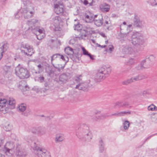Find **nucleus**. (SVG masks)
Segmentation results:
<instances>
[{"mask_svg": "<svg viewBox=\"0 0 157 157\" xmlns=\"http://www.w3.org/2000/svg\"><path fill=\"white\" fill-rule=\"evenodd\" d=\"M102 116L105 118L108 117H112L113 116H116L117 117H121V114L120 112H117L116 113H113L111 115H107L106 114H104Z\"/></svg>", "mask_w": 157, "mask_h": 157, "instance_id": "32", "label": "nucleus"}, {"mask_svg": "<svg viewBox=\"0 0 157 157\" xmlns=\"http://www.w3.org/2000/svg\"><path fill=\"white\" fill-rule=\"evenodd\" d=\"M111 69L109 65H104L100 67L98 71L94 77V81L99 82L107 77L111 72Z\"/></svg>", "mask_w": 157, "mask_h": 157, "instance_id": "2", "label": "nucleus"}, {"mask_svg": "<svg viewBox=\"0 0 157 157\" xmlns=\"http://www.w3.org/2000/svg\"><path fill=\"white\" fill-rule=\"evenodd\" d=\"M100 34L101 36H102L103 37H105V34L102 33H100Z\"/></svg>", "mask_w": 157, "mask_h": 157, "instance_id": "63", "label": "nucleus"}, {"mask_svg": "<svg viewBox=\"0 0 157 157\" xmlns=\"http://www.w3.org/2000/svg\"><path fill=\"white\" fill-rule=\"evenodd\" d=\"M82 25L79 23L74 25V29L77 31L81 29Z\"/></svg>", "mask_w": 157, "mask_h": 157, "instance_id": "41", "label": "nucleus"}, {"mask_svg": "<svg viewBox=\"0 0 157 157\" xmlns=\"http://www.w3.org/2000/svg\"><path fill=\"white\" fill-rule=\"evenodd\" d=\"M121 116H123L125 115H127L131 114V112L130 111H122L120 112Z\"/></svg>", "mask_w": 157, "mask_h": 157, "instance_id": "42", "label": "nucleus"}, {"mask_svg": "<svg viewBox=\"0 0 157 157\" xmlns=\"http://www.w3.org/2000/svg\"><path fill=\"white\" fill-rule=\"evenodd\" d=\"M83 3L85 5H88V6H92L93 5V3L92 2L91 3H88V1L87 0H84Z\"/></svg>", "mask_w": 157, "mask_h": 157, "instance_id": "48", "label": "nucleus"}, {"mask_svg": "<svg viewBox=\"0 0 157 157\" xmlns=\"http://www.w3.org/2000/svg\"><path fill=\"white\" fill-rule=\"evenodd\" d=\"M136 61V60L135 58H131L129 59L128 61L126 62L125 64L126 65H132L135 63Z\"/></svg>", "mask_w": 157, "mask_h": 157, "instance_id": "30", "label": "nucleus"}, {"mask_svg": "<svg viewBox=\"0 0 157 157\" xmlns=\"http://www.w3.org/2000/svg\"><path fill=\"white\" fill-rule=\"evenodd\" d=\"M70 74L68 72L63 73L59 77V82L61 84H64L67 82L70 78Z\"/></svg>", "mask_w": 157, "mask_h": 157, "instance_id": "12", "label": "nucleus"}, {"mask_svg": "<svg viewBox=\"0 0 157 157\" xmlns=\"http://www.w3.org/2000/svg\"><path fill=\"white\" fill-rule=\"evenodd\" d=\"M82 50L83 51V53L84 55L88 56L90 54L84 47L82 48Z\"/></svg>", "mask_w": 157, "mask_h": 157, "instance_id": "49", "label": "nucleus"}, {"mask_svg": "<svg viewBox=\"0 0 157 157\" xmlns=\"http://www.w3.org/2000/svg\"><path fill=\"white\" fill-rule=\"evenodd\" d=\"M12 150V148H8L7 147H5L4 151H5L6 153H10V151H11Z\"/></svg>", "mask_w": 157, "mask_h": 157, "instance_id": "46", "label": "nucleus"}, {"mask_svg": "<svg viewBox=\"0 0 157 157\" xmlns=\"http://www.w3.org/2000/svg\"><path fill=\"white\" fill-rule=\"evenodd\" d=\"M72 60L75 62H78L79 60V58L78 52H74V54L71 55V57Z\"/></svg>", "mask_w": 157, "mask_h": 157, "instance_id": "25", "label": "nucleus"}, {"mask_svg": "<svg viewBox=\"0 0 157 157\" xmlns=\"http://www.w3.org/2000/svg\"><path fill=\"white\" fill-rule=\"evenodd\" d=\"M15 73L21 79L27 78L30 76L29 73L27 69L22 67L20 64L16 67Z\"/></svg>", "mask_w": 157, "mask_h": 157, "instance_id": "5", "label": "nucleus"}, {"mask_svg": "<svg viewBox=\"0 0 157 157\" xmlns=\"http://www.w3.org/2000/svg\"><path fill=\"white\" fill-rule=\"evenodd\" d=\"M155 57L153 55H151L150 56L148 57L146 59V60H148L151 62H153L155 60Z\"/></svg>", "mask_w": 157, "mask_h": 157, "instance_id": "40", "label": "nucleus"}, {"mask_svg": "<svg viewBox=\"0 0 157 157\" xmlns=\"http://www.w3.org/2000/svg\"><path fill=\"white\" fill-rule=\"evenodd\" d=\"M54 7L63 6L62 0H56L54 2Z\"/></svg>", "mask_w": 157, "mask_h": 157, "instance_id": "33", "label": "nucleus"}, {"mask_svg": "<svg viewBox=\"0 0 157 157\" xmlns=\"http://www.w3.org/2000/svg\"><path fill=\"white\" fill-rule=\"evenodd\" d=\"M37 67L38 68V72H35L36 73V74L40 73L41 72H42L43 71L44 69L43 66L41 64H39L38 65Z\"/></svg>", "mask_w": 157, "mask_h": 157, "instance_id": "38", "label": "nucleus"}, {"mask_svg": "<svg viewBox=\"0 0 157 157\" xmlns=\"http://www.w3.org/2000/svg\"><path fill=\"white\" fill-rule=\"evenodd\" d=\"M122 51L125 54H131L133 52V50L131 47L126 46L123 48Z\"/></svg>", "mask_w": 157, "mask_h": 157, "instance_id": "23", "label": "nucleus"}, {"mask_svg": "<svg viewBox=\"0 0 157 157\" xmlns=\"http://www.w3.org/2000/svg\"><path fill=\"white\" fill-rule=\"evenodd\" d=\"M59 58H60L64 61H67L68 60V58L66 56H63L60 54V56H59Z\"/></svg>", "mask_w": 157, "mask_h": 157, "instance_id": "43", "label": "nucleus"}, {"mask_svg": "<svg viewBox=\"0 0 157 157\" xmlns=\"http://www.w3.org/2000/svg\"><path fill=\"white\" fill-rule=\"evenodd\" d=\"M26 155V152L22 149L17 150L15 154L16 157H25Z\"/></svg>", "mask_w": 157, "mask_h": 157, "instance_id": "19", "label": "nucleus"}, {"mask_svg": "<svg viewBox=\"0 0 157 157\" xmlns=\"http://www.w3.org/2000/svg\"><path fill=\"white\" fill-rule=\"evenodd\" d=\"M156 134H153L151 135L150 136H149L147 137L146 138V139L144 141V143H145V142H146L147 140L150 139L152 137H153V136H155L156 135Z\"/></svg>", "mask_w": 157, "mask_h": 157, "instance_id": "50", "label": "nucleus"}, {"mask_svg": "<svg viewBox=\"0 0 157 157\" xmlns=\"http://www.w3.org/2000/svg\"><path fill=\"white\" fill-rule=\"evenodd\" d=\"M8 107L11 109H14L15 106V101L12 98H10L8 100L5 99H1L0 100V106L3 107L4 106H6V104L8 105Z\"/></svg>", "mask_w": 157, "mask_h": 157, "instance_id": "9", "label": "nucleus"}, {"mask_svg": "<svg viewBox=\"0 0 157 157\" xmlns=\"http://www.w3.org/2000/svg\"><path fill=\"white\" fill-rule=\"evenodd\" d=\"M146 62V59H144L142 60L140 63L132 69L133 71H138L140 70H142L143 69L145 68H147L148 67H145L144 65Z\"/></svg>", "mask_w": 157, "mask_h": 157, "instance_id": "14", "label": "nucleus"}, {"mask_svg": "<svg viewBox=\"0 0 157 157\" xmlns=\"http://www.w3.org/2000/svg\"><path fill=\"white\" fill-rule=\"evenodd\" d=\"M81 77V75H79L78 76H77L75 79V81L77 82H79L80 83L82 82V79Z\"/></svg>", "mask_w": 157, "mask_h": 157, "instance_id": "45", "label": "nucleus"}, {"mask_svg": "<svg viewBox=\"0 0 157 157\" xmlns=\"http://www.w3.org/2000/svg\"><path fill=\"white\" fill-rule=\"evenodd\" d=\"M42 33H43V32L41 33H39L38 32H37V33H36V35L35 34V35L36 36L38 40H40L42 38L40 37V36L39 35H40V34H41Z\"/></svg>", "mask_w": 157, "mask_h": 157, "instance_id": "57", "label": "nucleus"}, {"mask_svg": "<svg viewBox=\"0 0 157 157\" xmlns=\"http://www.w3.org/2000/svg\"><path fill=\"white\" fill-rule=\"evenodd\" d=\"M64 139V137L59 135H57L56 137L55 141L56 143H59L63 141Z\"/></svg>", "mask_w": 157, "mask_h": 157, "instance_id": "31", "label": "nucleus"}, {"mask_svg": "<svg viewBox=\"0 0 157 157\" xmlns=\"http://www.w3.org/2000/svg\"><path fill=\"white\" fill-rule=\"evenodd\" d=\"M34 13L29 8H22L20 10L15 14L16 18H18L21 16L25 19H29L33 16Z\"/></svg>", "mask_w": 157, "mask_h": 157, "instance_id": "6", "label": "nucleus"}, {"mask_svg": "<svg viewBox=\"0 0 157 157\" xmlns=\"http://www.w3.org/2000/svg\"><path fill=\"white\" fill-rule=\"evenodd\" d=\"M109 50L110 52H111L113 51L114 48L113 46L112 45H109Z\"/></svg>", "mask_w": 157, "mask_h": 157, "instance_id": "58", "label": "nucleus"}, {"mask_svg": "<svg viewBox=\"0 0 157 157\" xmlns=\"http://www.w3.org/2000/svg\"><path fill=\"white\" fill-rule=\"evenodd\" d=\"M104 146V144L102 139L100 138L99 140V146Z\"/></svg>", "mask_w": 157, "mask_h": 157, "instance_id": "51", "label": "nucleus"}, {"mask_svg": "<svg viewBox=\"0 0 157 157\" xmlns=\"http://www.w3.org/2000/svg\"><path fill=\"white\" fill-rule=\"evenodd\" d=\"M88 56L89 57H90V58L91 59H92V60H94V58L93 56L92 55H91V54H90V53L88 55Z\"/></svg>", "mask_w": 157, "mask_h": 157, "instance_id": "60", "label": "nucleus"}, {"mask_svg": "<svg viewBox=\"0 0 157 157\" xmlns=\"http://www.w3.org/2000/svg\"><path fill=\"white\" fill-rule=\"evenodd\" d=\"M99 150L100 152H103L104 150V146H99Z\"/></svg>", "mask_w": 157, "mask_h": 157, "instance_id": "53", "label": "nucleus"}, {"mask_svg": "<svg viewBox=\"0 0 157 157\" xmlns=\"http://www.w3.org/2000/svg\"><path fill=\"white\" fill-rule=\"evenodd\" d=\"M45 132L46 130L44 128L39 127L36 128V131L34 132V133L41 135L45 134Z\"/></svg>", "mask_w": 157, "mask_h": 157, "instance_id": "21", "label": "nucleus"}, {"mask_svg": "<svg viewBox=\"0 0 157 157\" xmlns=\"http://www.w3.org/2000/svg\"><path fill=\"white\" fill-rule=\"evenodd\" d=\"M22 83L25 84V83H26V82L24 81H23L20 82V85L22 86L23 87L24 86L22 85V84H21Z\"/></svg>", "mask_w": 157, "mask_h": 157, "instance_id": "62", "label": "nucleus"}, {"mask_svg": "<svg viewBox=\"0 0 157 157\" xmlns=\"http://www.w3.org/2000/svg\"><path fill=\"white\" fill-rule=\"evenodd\" d=\"M34 145L35 143H33ZM34 153L38 157H51L50 154L46 149L35 145L33 147Z\"/></svg>", "mask_w": 157, "mask_h": 157, "instance_id": "7", "label": "nucleus"}, {"mask_svg": "<svg viewBox=\"0 0 157 157\" xmlns=\"http://www.w3.org/2000/svg\"><path fill=\"white\" fill-rule=\"evenodd\" d=\"M143 95L149 94V92L148 90L144 91L143 92Z\"/></svg>", "mask_w": 157, "mask_h": 157, "instance_id": "61", "label": "nucleus"}, {"mask_svg": "<svg viewBox=\"0 0 157 157\" xmlns=\"http://www.w3.org/2000/svg\"><path fill=\"white\" fill-rule=\"evenodd\" d=\"M56 25L57 26L55 27V28H54V31L56 32L60 31L61 29L60 28L58 27V25Z\"/></svg>", "mask_w": 157, "mask_h": 157, "instance_id": "54", "label": "nucleus"}, {"mask_svg": "<svg viewBox=\"0 0 157 157\" xmlns=\"http://www.w3.org/2000/svg\"><path fill=\"white\" fill-rule=\"evenodd\" d=\"M64 51L68 55H72L74 52L73 49L70 47L66 48L64 49Z\"/></svg>", "mask_w": 157, "mask_h": 157, "instance_id": "27", "label": "nucleus"}, {"mask_svg": "<svg viewBox=\"0 0 157 157\" xmlns=\"http://www.w3.org/2000/svg\"><path fill=\"white\" fill-rule=\"evenodd\" d=\"M122 25H121L120 26L121 32L119 35V36L120 37L121 41H126L129 40L130 37H132L133 32H129L127 33H125L121 28V26Z\"/></svg>", "mask_w": 157, "mask_h": 157, "instance_id": "11", "label": "nucleus"}, {"mask_svg": "<svg viewBox=\"0 0 157 157\" xmlns=\"http://www.w3.org/2000/svg\"><path fill=\"white\" fill-rule=\"evenodd\" d=\"M100 8L101 11L103 12H108L109 10V5L106 3H103L101 5Z\"/></svg>", "mask_w": 157, "mask_h": 157, "instance_id": "22", "label": "nucleus"}, {"mask_svg": "<svg viewBox=\"0 0 157 157\" xmlns=\"http://www.w3.org/2000/svg\"><path fill=\"white\" fill-rule=\"evenodd\" d=\"M76 135L78 138L82 141H90L92 138L91 132L89 127L85 124L81 123L79 125Z\"/></svg>", "mask_w": 157, "mask_h": 157, "instance_id": "1", "label": "nucleus"}, {"mask_svg": "<svg viewBox=\"0 0 157 157\" xmlns=\"http://www.w3.org/2000/svg\"><path fill=\"white\" fill-rule=\"evenodd\" d=\"M131 41L133 45L138 51L143 49V45L144 43V40L142 34L137 32H133Z\"/></svg>", "mask_w": 157, "mask_h": 157, "instance_id": "3", "label": "nucleus"}, {"mask_svg": "<svg viewBox=\"0 0 157 157\" xmlns=\"http://www.w3.org/2000/svg\"><path fill=\"white\" fill-rule=\"evenodd\" d=\"M45 71L50 76L53 75L55 71L53 70L52 66H50L49 64H47L45 68Z\"/></svg>", "mask_w": 157, "mask_h": 157, "instance_id": "18", "label": "nucleus"}, {"mask_svg": "<svg viewBox=\"0 0 157 157\" xmlns=\"http://www.w3.org/2000/svg\"><path fill=\"white\" fill-rule=\"evenodd\" d=\"M21 50L22 53L27 56H31L33 53L32 47L27 44H21Z\"/></svg>", "mask_w": 157, "mask_h": 157, "instance_id": "8", "label": "nucleus"}, {"mask_svg": "<svg viewBox=\"0 0 157 157\" xmlns=\"http://www.w3.org/2000/svg\"><path fill=\"white\" fill-rule=\"evenodd\" d=\"M134 81H139L145 78V77L143 75L140 74L133 77Z\"/></svg>", "mask_w": 157, "mask_h": 157, "instance_id": "28", "label": "nucleus"}, {"mask_svg": "<svg viewBox=\"0 0 157 157\" xmlns=\"http://www.w3.org/2000/svg\"><path fill=\"white\" fill-rule=\"evenodd\" d=\"M123 126L124 130H122V131H126L127 130L130 126L129 121L127 120L124 121L123 123Z\"/></svg>", "mask_w": 157, "mask_h": 157, "instance_id": "26", "label": "nucleus"}, {"mask_svg": "<svg viewBox=\"0 0 157 157\" xmlns=\"http://www.w3.org/2000/svg\"><path fill=\"white\" fill-rule=\"evenodd\" d=\"M93 28L88 26H86L83 29L81 30V35L79 37V39H85L88 35L93 33L94 31Z\"/></svg>", "mask_w": 157, "mask_h": 157, "instance_id": "10", "label": "nucleus"}, {"mask_svg": "<svg viewBox=\"0 0 157 157\" xmlns=\"http://www.w3.org/2000/svg\"><path fill=\"white\" fill-rule=\"evenodd\" d=\"M128 103L126 101H117L114 104V107L115 108H119L120 107H126L128 105Z\"/></svg>", "mask_w": 157, "mask_h": 157, "instance_id": "13", "label": "nucleus"}, {"mask_svg": "<svg viewBox=\"0 0 157 157\" xmlns=\"http://www.w3.org/2000/svg\"><path fill=\"white\" fill-rule=\"evenodd\" d=\"M56 40V38H55L54 39H51V41L52 42H53Z\"/></svg>", "mask_w": 157, "mask_h": 157, "instance_id": "64", "label": "nucleus"}, {"mask_svg": "<svg viewBox=\"0 0 157 157\" xmlns=\"http://www.w3.org/2000/svg\"><path fill=\"white\" fill-rule=\"evenodd\" d=\"M44 79V77L43 76H40L38 78V80L41 82H43Z\"/></svg>", "mask_w": 157, "mask_h": 157, "instance_id": "52", "label": "nucleus"}, {"mask_svg": "<svg viewBox=\"0 0 157 157\" xmlns=\"http://www.w3.org/2000/svg\"><path fill=\"white\" fill-rule=\"evenodd\" d=\"M134 25L137 27L142 28L144 26V22L140 21L139 18L135 17L134 20Z\"/></svg>", "mask_w": 157, "mask_h": 157, "instance_id": "16", "label": "nucleus"}, {"mask_svg": "<svg viewBox=\"0 0 157 157\" xmlns=\"http://www.w3.org/2000/svg\"><path fill=\"white\" fill-rule=\"evenodd\" d=\"M59 56H60V54L59 53H56L53 55L51 56V62L52 65L56 68L57 69L58 71H60L61 70H63L64 68V66H62L61 67H55L54 64L52 63L53 61L55 59H56L57 58H59Z\"/></svg>", "mask_w": 157, "mask_h": 157, "instance_id": "17", "label": "nucleus"}, {"mask_svg": "<svg viewBox=\"0 0 157 157\" xmlns=\"http://www.w3.org/2000/svg\"><path fill=\"white\" fill-rule=\"evenodd\" d=\"M88 87V84L86 82L79 83L76 86L75 88L79 90H86Z\"/></svg>", "mask_w": 157, "mask_h": 157, "instance_id": "15", "label": "nucleus"}, {"mask_svg": "<svg viewBox=\"0 0 157 157\" xmlns=\"http://www.w3.org/2000/svg\"><path fill=\"white\" fill-rule=\"evenodd\" d=\"M4 129L7 131H10L11 129V127L9 124H8L7 125H6L3 127Z\"/></svg>", "mask_w": 157, "mask_h": 157, "instance_id": "44", "label": "nucleus"}, {"mask_svg": "<svg viewBox=\"0 0 157 157\" xmlns=\"http://www.w3.org/2000/svg\"><path fill=\"white\" fill-rule=\"evenodd\" d=\"M94 24L98 27H100L103 24V18L100 17L99 18H94Z\"/></svg>", "mask_w": 157, "mask_h": 157, "instance_id": "20", "label": "nucleus"}, {"mask_svg": "<svg viewBox=\"0 0 157 157\" xmlns=\"http://www.w3.org/2000/svg\"><path fill=\"white\" fill-rule=\"evenodd\" d=\"M60 17L59 16H56L53 18L54 22L56 24V25H58L59 22Z\"/></svg>", "mask_w": 157, "mask_h": 157, "instance_id": "39", "label": "nucleus"}, {"mask_svg": "<svg viewBox=\"0 0 157 157\" xmlns=\"http://www.w3.org/2000/svg\"><path fill=\"white\" fill-rule=\"evenodd\" d=\"M63 6L54 7L55 12L57 14H62L63 11Z\"/></svg>", "mask_w": 157, "mask_h": 157, "instance_id": "24", "label": "nucleus"}, {"mask_svg": "<svg viewBox=\"0 0 157 157\" xmlns=\"http://www.w3.org/2000/svg\"><path fill=\"white\" fill-rule=\"evenodd\" d=\"M103 25L105 27V29L108 30L109 29V24L108 21H105L103 23Z\"/></svg>", "mask_w": 157, "mask_h": 157, "instance_id": "47", "label": "nucleus"}, {"mask_svg": "<svg viewBox=\"0 0 157 157\" xmlns=\"http://www.w3.org/2000/svg\"><path fill=\"white\" fill-rule=\"evenodd\" d=\"M44 85L45 87V89L46 90H48L50 88V86H49V84H48V83H45L44 84Z\"/></svg>", "mask_w": 157, "mask_h": 157, "instance_id": "56", "label": "nucleus"}, {"mask_svg": "<svg viewBox=\"0 0 157 157\" xmlns=\"http://www.w3.org/2000/svg\"><path fill=\"white\" fill-rule=\"evenodd\" d=\"M19 109L21 112L24 111L26 108V105L24 104H21L18 107Z\"/></svg>", "mask_w": 157, "mask_h": 157, "instance_id": "35", "label": "nucleus"}, {"mask_svg": "<svg viewBox=\"0 0 157 157\" xmlns=\"http://www.w3.org/2000/svg\"><path fill=\"white\" fill-rule=\"evenodd\" d=\"M134 81L133 78L132 77L130 79H128L122 82L121 83L123 85H127L134 82Z\"/></svg>", "mask_w": 157, "mask_h": 157, "instance_id": "29", "label": "nucleus"}, {"mask_svg": "<svg viewBox=\"0 0 157 157\" xmlns=\"http://www.w3.org/2000/svg\"><path fill=\"white\" fill-rule=\"evenodd\" d=\"M151 117L153 122L157 123V113H153L151 115Z\"/></svg>", "mask_w": 157, "mask_h": 157, "instance_id": "37", "label": "nucleus"}, {"mask_svg": "<svg viewBox=\"0 0 157 157\" xmlns=\"http://www.w3.org/2000/svg\"><path fill=\"white\" fill-rule=\"evenodd\" d=\"M131 68H132V67L130 66L128 68H126V69L125 70V71H124L128 72L130 71V70L131 69Z\"/></svg>", "mask_w": 157, "mask_h": 157, "instance_id": "59", "label": "nucleus"}, {"mask_svg": "<svg viewBox=\"0 0 157 157\" xmlns=\"http://www.w3.org/2000/svg\"><path fill=\"white\" fill-rule=\"evenodd\" d=\"M90 17L89 15H87L86 16L85 18V21L87 23H89L90 22V21L89 20Z\"/></svg>", "mask_w": 157, "mask_h": 157, "instance_id": "55", "label": "nucleus"}, {"mask_svg": "<svg viewBox=\"0 0 157 157\" xmlns=\"http://www.w3.org/2000/svg\"><path fill=\"white\" fill-rule=\"evenodd\" d=\"M148 110L151 111H157V107L153 104H152L148 107Z\"/></svg>", "mask_w": 157, "mask_h": 157, "instance_id": "34", "label": "nucleus"}, {"mask_svg": "<svg viewBox=\"0 0 157 157\" xmlns=\"http://www.w3.org/2000/svg\"><path fill=\"white\" fill-rule=\"evenodd\" d=\"M3 70L6 73L10 72L12 71V69L10 66H7L6 65H5L4 67Z\"/></svg>", "mask_w": 157, "mask_h": 157, "instance_id": "36", "label": "nucleus"}, {"mask_svg": "<svg viewBox=\"0 0 157 157\" xmlns=\"http://www.w3.org/2000/svg\"><path fill=\"white\" fill-rule=\"evenodd\" d=\"M39 22L38 20L36 19H33L31 20H28L27 21V24L29 26L28 30L31 31L34 34L36 35V33L38 32L41 33L43 32V29L42 28L40 29L37 26L39 24Z\"/></svg>", "mask_w": 157, "mask_h": 157, "instance_id": "4", "label": "nucleus"}]
</instances>
